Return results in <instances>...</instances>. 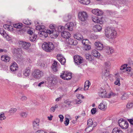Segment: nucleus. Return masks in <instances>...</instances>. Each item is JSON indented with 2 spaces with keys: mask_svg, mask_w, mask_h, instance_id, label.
<instances>
[{
  "mask_svg": "<svg viewBox=\"0 0 133 133\" xmlns=\"http://www.w3.org/2000/svg\"><path fill=\"white\" fill-rule=\"evenodd\" d=\"M106 37L108 38L111 43L115 42V39L117 37V34L115 29L112 27H107L105 30Z\"/></svg>",
  "mask_w": 133,
  "mask_h": 133,
  "instance_id": "f257e3e1",
  "label": "nucleus"
},
{
  "mask_svg": "<svg viewBox=\"0 0 133 133\" xmlns=\"http://www.w3.org/2000/svg\"><path fill=\"white\" fill-rule=\"evenodd\" d=\"M43 49L46 52L52 51L55 48L54 44L51 42H44L42 45Z\"/></svg>",
  "mask_w": 133,
  "mask_h": 133,
  "instance_id": "f03ea898",
  "label": "nucleus"
},
{
  "mask_svg": "<svg viewBox=\"0 0 133 133\" xmlns=\"http://www.w3.org/2000/svg\"><path fill=\"white\" fill-rule=\"evenodd\" d=\"M88 17V15L86 12L83 11H80L78 13V18L80 21L85 22L87 20Z\"/></svg>",
  "mask_w": 133,
  "mask_h": 133,
  "instance_id": "7ed1b4c3",
  "label": "nucleus"
},
{
  "mask_svg": "<svg viewBox=\"0 0 133 133\" xmlns=\"http://www.w3.org/2000/svg\"><path fill=\"white\" fill-rule=\"evenodd\" d=\"M60 77L62 79L65 80H69L72 78V75L71 73L67 71H63L61 73Z\"/></svg>",
  "mask_w": 133,
  "mask_h": 133,
  "instance_id": "20e7f679",
  "label": "nucleus"
},
{
  "mask_svg": "<svg viewBox=\"0 0 133 133\" xmlns=\"http://www.w3.org/2000/svg\"><path fill=\"white\" fill-rule=\"evenodd\" d=\"M118 123L120 127L123 129H127L129 125L127 122L123 119L119 120L118 121Z\"/></svg>",
  "mask_w": 133,
  "mask_h": 133,
  "instance_id": "39448f33",
  "label": "nucleus"
},
{
  "mask_svg": "<svg viewBox=\"0 0 133 133\" xmlns=\"http://www.w3.org/2000/svg\"><path fill=\"white\" fill-rule=\"evenodd\" d=\"M19 46L23 48L24 49H28L31 45L30 43L25 41H19L18 42Z\"/></svg>",
  "mask_w": 133,
  "mask_h": 133,
  "instance_id": "423d86ee",
  "label": "nucleus"
},
{
  "mask_svg": "<svg viewBox=\"0 0 133 133\" xmlns=\"http://www.w3.org/2000/svg\"><path fill=\"white\" fill-rule=\"evenodd\" d=\"M32 75L34 78L39 79L43 76V73L39 70H36L33 73Z\"/></svg>",
  "mask_w": 133,
  "mask_h": 133,
  "instance_id": "0eeeda50",
  "label": "nucleus"
},
{
  "mask_svg": "<svg viewBox=\"0 0 133 133\" xmlns=\"http://www.w3.org/2000/svg\"><path fill=\"white\" fill-rule=\"evenodd\" d=\"M39 122L40 120L38 118H36L33 121V127L34 129L37 130L39 128Z\"/></svg>",
  "mask_w": 133,
  "mask_h": 133,
  "instance_id": "6e6552de",
  "label": "nucleus"
},
{
  "mask_svg": "<svg viewBox=\"0 0 133 133\" xmlns=\"http://www.w3.org/2000/svg\"><path fill=\"white\" fill-rule=\"evenodd\" d=\"M74 59L75 63L78 65L80 64L83 61L82 57L78 55H75L74 56Z\"/></svg>",
  "mask_w": 133,
  "mask_h": 133,
  "instance_id": "1a4fd4ad",
  "label": "nucleus"
},
{
  "mask_svg": "<svg viewBox=\"0 0 133 133\" xmlns=\"http://www.w3.org/2000/svg\"><path fill=\"white\" fill-rule=\"evenodd\" d=\"M50 31L51 32L49 33V34L51 38H56L58 36L59 33L58 31L55 30H50Z\"/></svg>",
  "mask_w": 133,
  "mask_h": 133,
  "instance_id": "9d476101",
  "label": "nucleus"
},
{
  "mask_svg": "<svg viewBox=\"0 0 133 133\" xmlns=\"http://www.w3.org/2000/svg\"><path fill=\"white\" fill-rule=\"evenodd\" d=\"M92 12L93 14L98 16L102 15L103 13L102 11L98 9L92 10Z\"/></svg>",
  "mask_w": 133,
  "mask_h": 133,
  "instance_id": "9b49d317",
  "label": "nucleus"
},
{
  "mask_svg": "<svg viewBox=\"0 0 133 133\" xmlns=\"http://www.w3.org/2000/svg\"><path fill=\"white\" fill-rule=\"evenodd\" d=\"M96 48L98 50H102L103 48V44L98 41H96L95 43Z\"/></svg>",
  "mask_w": 133,
  "mask_h": 133,
  "instance_id": "f8f14e48",
  "label": "nucleus"
},
{
  "mask_svg": "<svg viewBox=\"0 0 133 133\" xmlns=\"http://www.w3.org/2000/svg\"><path fill=\"white\" fill-rule=\"evenodd\" d=\"M91 18L93 21L94 22L100 24H102L103 23L102 18H99L97 16H93Z\"/></svg>",
  "mask_w": 133,
  "mask_h": 133,
  "instance_id": "ddd939ff",
  "label": "nucleus"
},
{
  "mask_svg": "<svg viewBox=\"0 0 133 133\" xmlns=\"http://www.w3.org/2000/svg\"><path fill=\"white\" fill-rule=\"evenodd\" d=\"M10 68L11 71H15L18 69V66L17 63L15 62H14L11 63Z\"/></svg>",
  "mask_w": 133,
  "mask_h": 133,
  "instance_id": "4468645a",
  "label": "nucleus"
},
{
  "mask_svg": "<svg viewBox=\"0 0 133 133\" xmlns=\"http://www.w3.org/2000/svg\"><path fill=\"white\" fill-rule=\"evenodd\" d=\"M50 32V30H46V32L42 30L39 33V36L41 37L46 38L48 36V34H49V33Z\"/></svg>",
  "mask_w": 133,
  "mask_h": 133,
  "instance_id": "2eb2a0df",
  "label": "nucleus"
},
{
  "mask_svg": "<svg viewBox=\"0 0 133 133\" xmlns=\"http://www.w3.org/2000/svg\"><path fill=\"white\" fill-rule=\"evenodd\" d=\"M57 58L58 60L62 64H64L65 63V59L60 54H58L57 55Z\"/></svg>",
  "mask_w": 133,
  "mask_h": 133,
  "instance_id": "dca6fc26",
  "label": "nucleus"
},
{
  "mask_svg": "<svg viewBox=\"0 0 133 133\" xmlns=\"http://www.w3.org/2000/svg\"><path fill=\"white\" fill-rule=\"evenodd\" d=\"M74 26L73 23L70 22L67 23L65 26V28L67 29L69 31H72Z\"/></svg>",
  "mask_w": 133,
  "mask_h": 133,
  "instance_id": "f3484780",
  "label": "nucleus"
},
{
  "mask_svg": "<svg viewBox=\"0 0 133 133\" xmlns=\"http://www.w3.org/2000/svg\"><path fill=\"white\" fill-rule=\"evenodd\" d=\"M106 52L109 55L112 54L115 52L114 49L112 47L107 46L106 48Z\"/></svg>",
  "mask_w": 133,
  "mask_h": 133,
  "instance_id": "a211bd4d",
  "label": "nucleus"
},
{
  "mask_svg": "<svg viewBox=\"0 0 133 133\" xmlns=\"http://www.w3.org/2000/svg\"><path fill=\"white\" fill-rule=\"evenodd\" d=\"M62 37L64 38H68L71 36L70 34L68 32L64 31L61 33Z\"/></svg>",
  "mask_w": 133,
  "mask_h": 133,
  "instance_id": "6ab92c4d",
  "label": "nucleus"
},
{
  "mask_svg": "<svg viewBox=\"0 0 133 133\" xmlns=\"http://www.w3.org/2000/svg\"><path fill=\"white\" fill-rule=\"evenodd\" d=\"M74 37L75 38L79 40H82L83 38L82 35L78 32L76 33L74 36Z\"/></svg>",
  "mask_w": 133,
  "mask_h": 133,
  "instance_id": "aec40b11",
  "label": "nucleus"
},
{
  "mask_svg": "<svg viewBox=\"0 0 133 133\" xmlns=\"http://www.w3.org/2000/svg\"><path fill=\"white\" fill-rule=\"evenodd\" d=\"M91 54L94 57L97 58H99L100 56V53L95 49H94L92 51Z\"/></svg>",
  "mask_w": 133,
  "mask_h": 133,
  "instance_id": "412c9836",
  "label": "nucleus"
},
{
  "mask_svg": "<svg viewBox=\"0 0 133 133\" xmlns=\"http://www.w3.org/2000/svg\"><path fill=\"white\" fill-rule=\"evenodd\" d=\"M102 29V27L100 25H97L94 26L93 27V30L94 31L97 32L100 31Z\"/></svg>",
  "mask_w": 133,
  "mask_h": 133,
  "instance_id": "4be33fe9",
  "label": "nucleus"
},
{
  "mask_svg": "<svg viewBox=\"0 0 133 133\" xmlns=\"http://www.w3.org/2000/svg\"><path fill=\"white\" fill-rule=\"evenodd\" d=\"M98 108L103 111H104L107 108V105L104 103H101L98 106Z\"/></svg>",
  "mask_w": 133,
  "mask_h": 133,
  "instance_id": "5701e85b",
  "label": "nucleus"
},
{
  "mask_svg": "<svg viewBox=\"0 0 133 133\" xmlns=\"http://www.w3.org/2000/svg\"><path fill=\"white\" fill-rule=\"evenodd\" d=\"M1 59L2 61L6 62H9L10 60V58L8 55H3L1 57Z\"/></svg>",
  "mask_w": 133,
  "mask_h": 133,
  "instance_id": "b1692460",
  "label": "nucleus"
},
{
  "mask_svg": "<svg viewBox=\"0 0 133 133\" xmlns=\"http://www.w3.org/2000/svg\"><path fill=\"white\" fill-rule=\"evenodd\" d=\"M13 26L15 28H17L18 31H20L22 30L21 28L23 24L21 23H16L14 24Z\"/></svg>",
  "mask_w": 133,
  "mask_h": 133,
  "instance_id": "393cba45",
  "label": "nucleus"
},
{
  "mask_svg": "<svg viewBox=\"0 0 133 133\" xmlns=\"http://www.w3.org/2000/svg\"><path fill=\"white\" fill-rule=\"evenodd\" d=\"M48 82L52 85L56 83L55 79L52 77L48 78Z\"/></svg>",
  "mask_w": 133,
  "mask_h": 133,
  "instance_id": "a878e982",
  "label": "nucleus"
},
{
  "mask_svg": "<svg viewBox=\"0 0 133 133\" xmlns=\"http://www.w3.org/2000/svg\"><path fill=\"white\" fill-rule=\"evenodd\" d=\"M90 84V83L89 81H86L85 82L84 85V90L85 91L88 90Z\"/></svg>",
  "mask_w": 133,
  "mask_h": 133,
  "instance_id": "bb28decb",
  "label": "nucleus"
},
{
  "mask_svg": "<svg viewBox=\"0 0 133 133\" xmlns=\"http://www.w3.org/2000/svg\"><path fill=\"white\" fill-rule=\"evenodd\" d=\"M112 133H123L122 131L118 127H115L112 130Z\"/></svg>",
  "mask_w": 133,
  "mask_h": 133,
  "instance_id": "cd10ccee",
  "label": "nucleus"
},
{
  "mask_svg": "<svg viewBox=\"0 0 133 133\" xmlns=\"http://www.w3.org/2000/svg\"><path fill=\"white\" fill-rule=\"evenodd\" d=\"M31 72L29 68H26L24 70L23 74L26 76H28Z\"/></svg>",
  "mask_w": 133,
  "mask_h": 133,
  "instance_id": "c85d7f7f",
  "label": "nucleus"
},
{
  "mask_svg": "<svg viewBox=\"0 0 133 133\" xmlns=\"http://www.w3.org/2000/svg\"><path fill=\"white\" fill-rule=\"evenodd\" d=\"M68 43L71 45H76L77 43V41L76 40H74L71 38L68 39Z\"/></svg>",
  "mask_w": 133,
  "mask_h": 133,
  "instance_id": "c756f323",
  "label": "nucleus"
},
{
  "mask_svg": "<svg viewBox=\"0 0 133 133\" xmlns=\"http://www.w3.org/2000/svg\"><path fill=\"white\" fill-rule=\"evenodd\" d=\"M111 63L109 61H107L104 62V67L105 68L109 69L111 68Z\"/></svg>",
  "mask_w": 133,
  "mask_h": 133,
  "instance_id": "7c9ffc66",
  "label": "nucleus"
},
{
  "mask_svg": "<svg viewBox=\"0 0 133 133\" xmlns=\"http://www.w3.org/2000/svg\"><path fill=\"white\" fill-rule=\"evenodd\" d=\"M107 92L105 90H103L99 94V95L100 97H107Z\"/></svg>",
  "mask_w": 133,
  "mask_h": 133,
  "instance_id": "2f4dec72",
  "label": "nucleus"
},
{
  "mask_svg": "<svg viewBox=\"0 0 133 133\" xmlns=\"http://www.w3.org/2000/svg\"><path fill=\"white\" fill-rule=\"evenodd\" d=\"M81 3L84 5H88L90 3V0H78Z\"/></svg>",
  "mask_w": 133,
  "mask_h": 133,
  "instance_id": "473e14b6",
  "label": "nucleus"
},
{
  "mask_svg": "<svg viewBox=\"0 0 133 133\" xmlns=\"http://www.w3.org/2000/svg\"><path fill=\"white\" fill-rule=\"evenodd\" d=\"M57 62L55 61H54L53 63L52 68L53 70L54 71L56 72L57 71Z\"/></svg>",
  "mask_w": 133,
  "mask_h": 133,
  "instance_id": "72a5a7b5",
  "label": "nucleus"
},
{
  "mask_svg": "<svg viewBox=\"0 0 133 133\" xmlns=\"http://www.w3.org/2000/svg\"><path fill=\"white\" fill-rule=\"evenodd\" d=\"M4 28L8 31H12V26L8 24H5L3 25Z\"/></svg>",
  "mask_w": 133,
  "mask_h": 133,
  "instance_id": "f704fd0d",
  "label": "nucleus"
},
{
  "mask_svg": "<svg viewBox=\"0 0 133 133\" xmlns=\"http://www.w3.org/2000/svg\"><path fill=\"white\" fill-rule=\"evenodd\" d=\"M37 38V36L36 35H30V40L31 41H34L36 40Z\"/></svg>",
  "mask_w": 133,
  "mask_h": 133,
  "instance_id": "c9c22d12",
  "label": "nucleus"
},
{
  "mask_svg": "<svg viewBox=\"0 0 133 133\" xmlns=\"http://www.w3.org/2000/svg\"><path fill=\"white\" fill-rule=\"evenodd\" d=\"M109 75V72H107V70H105V72H102V76L103 78L108 76Z\"/></svg>",
  "mask_w": 133,
  "mask_h": 133,
  "instance_id": "e433bc0d",
  "label": "nucleus"
},
{
  "mask_svg": "<svg viewBox=\"0 0 133 133\" xmlns=\"http://www.w3.org/2000/svg\"><path fill=\"white\" fill-rule=\"evenodd\" d=\"M85 56L86 58L89 61H91L93 59V56L91 55H90L89 54H86L85 55Z\"/></svg>",
  "mask_w": 133,
  "mask_h": 133,
  "instance_id": "4c0bfd02",
  "label": "nucleus"
},
{
  "mask_svg": "<svg viewBox=\"0 0 133 133\" xmlns=\"http://www.w3.org/2000/svg\"><path fill=\"white\" fill-rule=\"evenodd\" d=\"M93 122L92 119H89L88 120L87 122V125L88 126H92L94 127V126L93 124Z\"/></svg>",
  "mask_w": 133,
  "mask_h": 133,
  "instance_id": "58836bf2",
  "label": "nucleus"
},
{
  "mask_svg": "<svg viewBox=\"0 0 133 133\" xmlns=\"http://www.w3.org/2000/svg\"><path fill=\"white\" fill-rule=\"evenodd\" d=\"M82 43L84 46L85 45H88L90 44L89 40L87 39H85L83 40L82 41Z\"/></svg>",
  "mask_w": 133,
  "mask_h": 133,
  "instance_id": "ea45409f",
  "label": "nucleus"
},
{
  "mask_svg": "<svg viewBox=\"0 0 133 133\" xmlns=\"http://www.w3.org/2000/svg\"><path fill=\"white\" fill-rule=\"evenodd\" d=\"M44 28V26H37L36 28V29L37 30H39L41 32L43 30Z\"/></svg>",
  "mask_w": 133,
  "mask_h": 133,
  "instance_id": "a19ab883",
  "label": "nucleus"
},
{
  "mask_svg": "<svg viewBox=\"0 0 133 133\" xmlns=\"http://www.w3.org/2000/svg\"><path fill=\"white\" fill-rule=\"evenodd\" d=\"M94 127L92 126L88 125V126L85 129V131L87 132H89L92 130Z\"/></svg>",
  "mask_w": 133,
  "mask_h": 133,
  "instance_id": "79ce46f5",
  "label": "nucleus"
},
{
  "mask_svg": "<svg viewBox=\"0 0 133 133\" xmlns=\"http://www.w3.org/2000/svg\"><path fill=\"white\" fill-rule=\"evenodd\" d=\"M127 65L126 64H123V65H122L121 66L120 69L121 70H122L123 71V72H125V69L126 68H127Z\"/></svg>",
  "mask_w": 133,
  "mask_h": 133,
  "instance_id": "37998d69",
  "label": "nucleus"
},
{
  "mask_svg": "<svg viewBox=\"0 0 133 133\" xmlns=\"http://www.w3.org/2000/svg\"><path fill=\"white\" fill-rule=\"evenodd\" d=\"M129 97V95L127 93H125L122 95L121 97V98L123 100H124L128 98Z\"/></svg>",
  "mask_w": 133,
  "mask_h": 133,
  "instance_id": "c03bdc74",
  "label": "nucleus"
},
{
  "mask_svg": "<svg viewBox=\"0 0 133 133\" xmlns=\"http://www.w3.org/2000/svg\"><path fill=\"white\" fill-rule=\"evenodd\" d=\"M27 114L25 112H22L20 114L21 117L24 118H26L27 116Z\"/></svg>",
  "mask_w": 133,
  "mask_h": 133,
  "instance_id": "a18cd8bd",
  "label": "nucleus"
},
{
  "mask_svg": "<svg viewBox=\"0 0 133 133\" xmlns=\"http://www.w3.org/2000/svg\"><path fill=\"white\" fill-rule=\"evenodd\" d=\"M23 23L26 25H30L31 24V22L28 19H24L23 21Z\"/></svg>",
  "mask_w": 133,
  "mask_h": 133,
  "instance_id": "49530a36",
  "label": "nucleus"
},
{
  "mask_svg": "<svg viewBox=\"0 0 133 133\" xmlns=\"http://www.w3.org/2000/svg\"><path fill=\"white\" fill-rule=\"evenodd\" d=\"M84 49L85 50H90L91 49V46L90 44L84 45Z\"/></svg>",
  "mask_w": 133,
  "mask_h": 133,
  "instance_id": "de8ad7c7",
  "label": "nucleus"
},
{
  "mask_svg": "<svg viewBox=\"0 0 133 133\" xmlns=\"http://www.w3.org/2000/svg\"><path fill=\"white\" fill-rule=\"evenodd\" d=\"M6 118L5 116L4 113H0V120H3L5 119Z\"/></svg>",
  "mask_w": 133,
  "mask_h": 133,
  "instance_id": "09e8293b",
  "label": "nucleus"
},
{
  "mask_svg": "<svg viewBox=\"0 0 133 133\" xmlns=\"http://www.w3.org/2000/svg\"><path fill=\"white\" fill-rule=\"evenodd\" d=\"M17 111V109L16 108H11L9 112L10 113H14L15 112Z\"/></svg>",
  "mask_w": 133,
  "mask_h": 133,
  "instance_id": "8fccbe9b",
  "label": "nucleus"
},
{
  "mask_svg": "<svg viewBox=\"0 0 133 133\" xmlns=\"http://www.w3.org/2000/svg\"><path fill=\"white\" fill-rule=\"evenodd\" d=\"M133 106V103L132 102L128 103L127 105V107L128 108H130Z\"/></svg>",
  "mask_w": 133,
  "mask_h": 133,
  "instance_id": "3c124183",
  "label": "nucleus"
},
{
  "mask_svg": "<svg viewBox=\"0 0 133 133\" xmlns=\"http://www.w3.org/2000/svg\"><path fill=\"white\" fill-rule=\"evenodd\" d=\"M115 85H118V86L120 85V80L119 78H117V79L115 82Z\"/></svg>",
  "mask_w": 133,
  "mask_h": 133,
  "instance_id": "603ef678",
  "label": "nucleus"
},
{
  "mask_svg": "<svg viewBox=\"0 0 133 133\" xmlns=\"http://www.w3.org/2000/svg\"><path fill=\"white\" fill-rule=\"evenodd\" d=\"M65 121L64 122V123L65 125H68L69 123V119L67 118H66Z\"/></svg>",
  "mask_w": 133,
  "mask_h": 133,
  "instance_id": "864d4df0",
  "label": "nucleus"
},
{
  "mask_svg": "<svg viewBox=\"0 0 133 133\" xmlns=\"http://www.w3.org/2000/svg\"><path fill=\"white\" fill-rule=\"evenodd\" d=\"M64 28L63 26H60L58 27V31L60 32L62 31V30L64 29Z\"/></svg>",
  "mask_w": 133,
  "mask_h": 133,
  "instance_id": "5fc2aeb1",
  "label": "nucleus"
},
{
  "mask_svg": "<svg viewBox=\"0 0 133 133\" xmlns=\"http://www.w3.org/2000/svg\"><path fill=\"white\" fill-rule=\"evenodd\" d=\"M40 65L42 66L45 67L47 66V64L44 62L42 61Z\"/></svg>",
  "mask_w": 133,
  "mask_h": 133,
  "instance_id": "6e6d98bb",
  "label": "nucleus"
},
{
  "mask_svg": "<svg viewBox=\"0 0 133 133\" xmlns=\"http://www.w3.org/2000/svg\"><path fill=\"white\" fill-rule=\"evenodd\" d=\"M59 117L60 119V121L61 122H62L63 121V119L64 118L63 116L62 115H59Z\"/></svg>",
  "mask_w": 133,
  "mask_h": 133,
  "instance_id": "4d7b16f0",
  "label": "nucleus"
},
{
  "mask_svg": "<svg viewBox=\"0 0 133 133\" xmlns=\"http://www.w3.org/2000/svg\"><path fill=\"white\" fill-rule=\"evenodd\" d=\"M35 133H47L45 131L43 130H38L36 131Z\"/></svg>",
  "mask_w": 133,
  "mask_h": 133,
  "instance_id": "13d9d810",
  "label": "nucleus"
},
{
  "mask_svg": "<svg viewBox=\"0 0 133 133\" xmlns=\"http://www.w3.org/2000/svg\"><path fill=\"white\" fill-rule=\"evenodd\" d=\"M76 96L77 98L79 99L83 98V97L82 95L80 94H77V95Z\"/></svg>",
  "mask_w": 133,
  "mask_h": 133,
  "instance_id": "bf43d9fd",
  "label": "nucleus"
},
{
  "mask_svg": "<svg viewBox=\"0 0 133 133\" xmlns=\"http://www.w3.org/2000/svg\"><path fill=\"white\" fill-rule=\"evenodd\" d=\"M21 99L23 101H25L26 100L27 97L25 96H22L21 98Z\"/></svg>",
  "mask_w": 133,
  "mask_h": 133,
  "instance_id": "052dcab7",
  "label": "nucleus"
},
{
  "mask_svg": "<svg viewBox=\"0 0 133 133\" xmlns=\"http://www.w3.org/2000/svg\"><path fill=\"white\" fill-rule=\"evenodd\" d=\"M96 111V109L95 108H92L91 110V112L92 114H95Z\"/></svg>",
  "mask_w": 133,
  "mask_h": 133,
  "instance_id": "680f3d73",
  "label": "nucleus"
},
{
  "mask_svg": "<svg viewBox=\"0 0 133 133\" xmlns=\"http://www.w3.org/2000/svg\"><path fill=\"white\" fill-rule=\"evenodd\" d=\"M69 18L68 16H65L64 18V21L65 22H67L69 20Z\"/></svg>",
  "mask_w": 133,
  "mask_h": 133,
  "instance_id": "e2e57ef3",
  "label": "nucleus"
},
{
  "mask_svg": "<svg viewBox=\"0 0 133 133\" xmlns=\"http://www.w3.org/2000/svg\"><path fill=\"white\" fill-rule=\"evenodd\" d=\"M128 121L129 122L131 125H133V119H128Z\"/></svg>",
  "mask_w": 133,
  "mask_h": 133,
  "instance_id": "0e129e2a",
  "label": "nucleus"
},
{
  "mask_svg": "<svg viewBox=\"0 0 133 133\" xmlns=\"http://www.w3.org/2000/svg\"><path fill=\"white\" fill-rule=\"evenodd\" d=\"M45 82L44 81H42L39 83L38 86V87H41L43 86V85L45 83Z\"/></svg>",
  "mask_w": 133,
  "mask_h": 133,
  "instance_id": "69168bd1",
  "label": "nucleus"
},
{
  "mask_svg": "<svg viewBox=\"0 0 133 133\" xmlns=\"http://www.w3.org/2000/svg\"><path fill=\"white\" fill-rule=\"evenodd\" d=\"M113 93L111 92L109 93L108 95H107V97L108 98H110L113 95Z\"/></svg>",
  "mask_w": 133,
  "mask_h": 133,
  "instance_id": "338daca9",
  "label": "nucleus"
},
{
  "mask_svg": "<svg viewBox=\"0 0 133 133\" xmlns=\"http://www.w3.org/2000/svg\"><path fill=\"white\" fill-rule=\"evenodd\" d=\"M5 38H6V39L8 41H9L11 40V38L10 37H9L8 35Z\"/></svg>",
  "mask_w": 133,
  "mask_h": 133,
  "instance_id": "774afa93",
  "label": "nucleus"
}]
</instances>
